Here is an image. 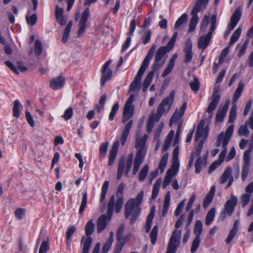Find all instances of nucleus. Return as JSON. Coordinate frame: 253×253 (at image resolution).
Listing matches in <instances>:
<instances>
[{
	"label": "nucleus",
	"mask_w": 253,
	"mask_h": 253,
	"mask_svg": "<svg viewBox=\"0 0 253 253\" xmlns=\"http://www.w3.org/2000/svg\"><path fill=\"white\" fill-rule=\"evenodd\" d=\"M234 128V125H231L226 129L225 133L222 131L218 134L215 146L217 147L222 146L223 150L219 154L218 160L210 166L208 171L209 173L212 172L223 162L227 153V146L233 135Z\"/></svg>",
	"instance_id": "obj_1"
},
{
	"label": "nucleus",
	"mask_w": 253,
	"mask_h": 253,
	"mask_svg": "<svg viewBox=\"0 0 253 253\" xmlns=\"http://www.w3.org/2000/svg\"><path fill=\"white\" fill-rule=\"evenodd\" d=\"M144 196L143 191H141L137 195L135 199H129L125 206V216L128 218L130 216L131 224H133L140 215L141 204Z\"/></svg>",
	"instance_id": "obj_2"
},
{
	"label": "nucleus",
	"mask_w": 253,
	"mask_h": 253,
	"mask_svg": "<svg viewBox=\"0 0 253 253\" xmlns=\"http://www.w3.org/2000/svg\"><path fill=\"white\" fill-rule=\"evenodd\" d=\"M156 45L153 44L149 49L148 53L145 57L138 73L134 77L133 81L130 84L128 91L129 93L131 91H136L137 90L138 91L139 90L140 88V83L142 77L146 68L149 66L150 60L152 59L154 56V54L156 50Z\"/></svg>",
	"instance_id": "obj_3"
},
{
	"label": "nucleus",
	"mask_w": 253,
	"mask_h": 253,
	"mask_svg": "<svg viewBox=\"0 0 253 253\" xmlns=\"http://www.w3.org/2000/svg\"><path fill=\"white\" fill-rule=\"evenodd\" d=\"M156 45L153 44L149 49L148 53L145 57L138 73L134 77L133 81L130 84L128 91L129 93L131 91H136L137 90L138 91L139 90L140 88V83L142 77L146 68L149 66L150 60L152 59L154 56V54L156 50Z\"/></svg>",
	"instance_id": "obj_4"
},
{
	"label": "nucleus",
	"mask_w": 253,
	"mask_h": 253,
	"mask_svg": "<svg viewBox=\"0 0 253 253\" xmlns=\"http://www.w3.org/2000/svg\"><path fill=\"white\" fill-rule=\"evenodd\" d=\"M135 148L137 151L134 159L133 165L132 174L134 175L137 173L141 165L144 162L147 152L146 142L138 137L136 138Z\"/></svg>",
	"instance_id": "obj_5"
},
{
	"label": "nucleus",
	"mask_w": 253,
	"mask_h": 253,
	"mask_svg": "<svg viewBox=\"0 0 253 253\" xmlns=\"http://www.w3.org/2000/svg\"><path fill=\"white\" fill-rule=\"evenodd\" d=\"M114 196L112 195L109 199L108 208L107 214H103L100 216L97 221V232L100 233L107 226L110 222L114 210Z\"/></svg>",
	"instance_id": "obj_6"
},
{
	"label": "nucleus",
	"mask_w": 253,
	"mask_h": 253,
	"mask_svg": "<svg viewBox=\"0 0 253 253\" xmlns=\"http://www.w3.org/2000/svg\"><path fill=\"white\" fill-rule=\"evenodd\" d=\"M216 28V17L213 15L211 17V23L208 33L201 35L198 41V47L204 51L210 44L213 32Z\"/></svg>",
	"instance_id": "obj_7"
},
{
	"label": "nucleus",
	"mask_w": 253,
	"mask_h": 253,
	"mask_svg": "<svg viewBox=\"0 0 253 253\" xmlns=\"http://www.w3.org/2000/svg\"><path fill=\"white\" fill-rule=\"evenodd\" d=\"M175 96V91H170L169 96L165 98L159 105L155 118L158 121L161 116L164 114H167L170 110L173 103Z\"/></svg>",
	"instance_id": "obj_8"
},
{
	"label": "nucleus",
	"mask_w": 253,
	"mask_h": 253,
	"mask_svg": "<svg viewBox=\"0 0 253 253\" xmlns=\"http://www.w3.org/2000/svg\"><path fill=\"white\" fill-rule=\"evenodd\" d=\"M133 159V155L131 153L128 154L126 162L124 157H122L120 159L117 174L118 180L121 178L124 171H125V176H127L132 166Z\"/></svg>",
	"instance_id": "obj_9"
},
{
	"label": "nucleus",
	"mask_w": 253,
	"mask_h": 253,
	"mask_svg": "<svg viewBox=\"0 0 253 253\" xmlns=\"http://www.w3.org/2000/svg\"><path fill=\"white\" fill-rule=\"evenodd\" d=\"M181 231L175 229L169 239L166 253H175L180 243Z\"/></svg>",
	"instance_id": "obj_10"
},
{
	"label": "nucleus",
	"mask_w": 253,
	"mask_h": 253,
	"mask_svg": "<svg viewBox=\"0 0 253 253\" xmlns=\"http://www.w3.org/2000/svg\"><path fill=\"white\" fill-rule=\"evenodd\" d=\"M168 52L169 50H167V48L164 46L158 48L155 56V61L152 66V71L155 72L163 66L165 60H163V58Z\"/></svg>",
	"instance_id": "obj_11"
},
{
	"label": "nucleus",
	"mask_w": 253,
	"mask_h": 253,
	"mask_svg": "<svg viewBox=\"0 0 253 253\" xmlns=\"http://www.w3.org/2000/svg\"><path fill=\"white\" fill-rule=\"evenodd\" d=\"M134 95L131 94L127 99L123 111L122 123H125L128 121L133 116L134 112V106L132 102L134 100Z\"/></svg>",
	"instance_id": "obj_12"
},
{
	"label": "nucleus",
	"mask_w": 253,
	"mask_h": 253,
	"mask_svg": "<svg viewBox=\"0 0 253 253\" xmlns=\"http://www.w3.org/2000/svg\"><path fill=\"white\" fill-rule=\"evenodd\" d=\"M238 199L237 197L231 195V197L226 202L224 210L221 212L220 216L224 218L226 215L231 216L235 210V208L237 205Z\"/></svg>",
	"instance_id": "obj_13"
},
{
	"label": "nucleus",
	"mask_w": 253,
	"mask_h": 253,
	"mask_svg": "<svg viewBox=\"0 0 253 253\" xmlns=\"http://www.w3.org/2000/svg\"><path fill=\"white\" fill-rule=\"evenodd\" d=\"M251 152L252 149H249L244 153V164L242 168L241 173V178L243 181H244L247 178L249 173Z\"/></svg>",
	"instance_id": "obj_14"
},
{
	"label": "nucleus",
	"mask_w": 253,
	"mask_h": 253,
	"mask_svg": "<svg viewBox=\"0 0 253 253\" xmlns=\"http://www.w3.org/2000/svg\"><path fill=\"white\" fill-rule=\"evenodd\" d=\"M169 158L168 153H166L164 155L163 157L161 158L158 169L156 170L152 171L150 174V183L151 184L152 181L155 179L158 174V171L160 170L161 173H162L167 165L168 160Z\"/></svg>",
	"instance_id": "obj_15"
},
{
	"label": "nucleus",
	"mask_w": 253,
	"mask_h": 253,
	"mask_svg": "<svg viewBox=\"0 0 253 253\" xmlns=\"http://www.w3.org/2000/svg\"><path fill=\"white\" fill-rule=\"evenodd\" d=\"M220 96L216 91H214L211 96V100L207 108L206 112L209 114L210 120L212 118L213 111L216 109L220 100Z\"/></svg>",
	"instance_id": "obj_16"
},
{
	"label": "nucleus",
	"mask_w": 253,
	"mask_h": 253,
	"mask_svg": "<svg viewBox=\"0 0 253 253\" xmlns=\"http://www.w3.org/2000/svg\"><path fill=\"white\" fill-rule=\"evenodd\" d=\"M186 107L187 103L185 102L181 106L179 110L176 109L175 111V112L173 114L169 121L170 126H171L173 124H177L178 125L179 123H180L181 125H182L180 119L184 114Z\"/></svg>",
	"instance_id": "obj_17"
},
{
	"label": "nucleus",
	"mask_w": 253,
	"mask_h": 253,
	"mask_svg": "<svg viewBox=\"0 0 253 253\" xmlns=\"http://www.w3.org/2000/svg\"><path fill=\"white\" fill-rule=\"evenodd\" d=\"M204 143V139L202 138L198 142V145L196 148V151L195 152H193L195 153L194 156H196L199 157L195 165L196 173H200L201 170V165L203 163V161L202 160L201 157L199 156L201 154Z\"/></svg>",
	"instance_id": "obj_18"
},
{
	"label": "nucleus",
	"mask_w": 253,
	"mask_h": 253,
	"mask_svg": "<svg viewBox=\"0 0 253 253\" xmlns=\"http://www.w3.org/2000/svg\"><path fill=\"white\" fill-rule=\"evenodd\" d=\"M112 63L111 60L107 61L103 65L102 69V76L101 78V84L103 86L106 82L110 80L112 78V71L109 68V65Z\"/></svg>",
	"instance_id": "obj_19"
},
{
	"label": "nucleus",
	"mask_w": 253,
	"mask_h": 253,
	"mask_svg": "<svg viewBox=\"0 0 253 253\" xmlns=\"http://www.w3.org/2000/svg\"><path fill=\"white\" fill-rule=\"evenodd\" d=\"M248 126L253 129V111L251 114L249 120L246 122L244 125H242L239 127L238 131V135L240 136H248L250 133Z\"/></svg>",
	"instance_id": "obj_20"
},
{
	"label": "nucleus",
	"mask_w": 253,
	"mask_h": 253,
	"mask_svg": "<svg viewBox=\"0 0 253 253\" xmlns=\"http://www.w3.org/2000/svg\"><path fill=\"white\" fill-rule=\"evenodd\" d=\"M90 15L89 7H87L83 12L81 18L79 23V29L78 32V36H80L85 32L86 27V23Z\"/></svg>",
	"instance_id": "obj_21"
},
{
	"label": "nucleus",
	"mask_w": 253,
	"mask_h": 253,
	"mask_svg": "<svg viewBox=\"0 0 253 253\" xmlns=\"http://www.w3.org/2000/svg\"><path fill=\"white\" fill-rule=\"evenodd\" d=\"M229 105V101H227L222 107L220 106L218 108L215 117V120L217 122H222L224 120L228 110Z\"/></svg>",
	"instance_id": "obj_22"
},
{
	"label": "nucleus",
	"mask_w": 253,
	"mask_h": 253,
	"mask_svg": "<svg viewBox=\"0 0 253 253\" xmlns=\"http://www.w3.org/2000/svg\"><path fill=\"white\" fill-rule=\"evenodd\" d=\"M65 79L60 76L52 79L50 81V86L54 90H57L63 87Z\"/></svg>",
	"instance_id": "obj_23"
},
{
	"label": "nucleus",
	"mask_w": 253,
	"mask_h": 253,
	"mask_svg": "<svg viewBox=\"0 0 253 253\" xmlns=\"http://www.w3.org/2000/svg\"><path fill=\"white\" fill-rule=\"evenodd\" d=\"M241 17V10L240 8L236 9L231 18V22L228 27L229 31L232 30L237 25Z\"/></svg>",
	"instance_id": "obj_24"
},
{
	"label": "nucleus",
	"mask_w": 253,
	"mask_h": 253,
	"mask_svg": "<svg viewBox=\"0 0 253 253\" xmlns=\"http://www.w3.org/2000/svg\"><path fill=\"white\" fill-rule=\"evenodd\" d=\"M192 44L190 41L186 42L185 46L184 48V60L185 63H189L192 59L193 53L192 52Z\"/></svg>",
	"instance_id": "obj_25"
},
{
	"label": "nucleus",
	"mask_w": 253,
	"mask_h": 253,
	"mask_svg": "<svg viewBox=\"0 0 253 253\" xmlns=\"http://www.w3.org/2000/svg\"><path fill=\"white\" fill-rule=\"evenodd\" d=\"M178 170V169L176 168L174 169L172 167H171L168 169L166 174L163 184V188L164 189L166 188V187L170 183L172 177L176 174Z\"/></svg>",
	"instance_id": "obj_26"
},
{
	"label": "nucleus",
	"mask_w": 253,
	"mask_h": 253,
	"mask_svg": "<svg viewBox=\"0 0 253 253\" xmlns=\"http://www.w3.org/2000/svg\"><path fill=\"white\" fill-rule=\"evenodd\" d=\"M205 121L201 120L198 126L196 134L195 140L198 141L200 138L205 137L207 134V131L206 128H204Z\"/></svg>",
	"instance_id": "obj_27"
},
{
	"label": "nucleus",
	"mask_w": 253,
	"mask_h": 253,
	"mask_svg": "<svg viewBox=\"0 0 253 253\" xmlns=\"http://www.w3.org/2000/svg\"><path fill=\"white\" fill-rule=\"evenodd\" d=\"M64 10L63 8L59 7L58 5H56L55 15L56 21L58 23H60L61 26H64L66 24L67 20L63 15Z\"/></svg>",
	"instance_id": "obj_28"
},
{
	"label": "nucleus",
	"mask_w": 253,
	"mask_h": 253,
	"mask_svg": "<svg viewBox=\"0 0 253 253\" xmlns=\"http://www.w3.org/2000/svg\"><path fill=\"white\" fill-rule=\"evenodd\" d=\"M119 144V141L118 140L116 141L113 144L112 147L110 150L108 161V165L110 166L113 164L115 160Z\"/></svg>",
	"instance_id": "obj_29"
},
{
	"label": "nucleus",
	"mask_w": 253,
	"mask_h": 253,
	"mask_svg": "<svg viewBox=\"0 0 253 253\" xmlns=\"http://www.w3.org/2000/svg\"><path fill=\"white\" fill-rule=\"evenodd\" d=\"M132 125V121L129 120L126 124L121 136V143L122 145H124L127 139L129 130Z\"/></svg>",
	"instance_id": "obj_30"
},
{
	"label": "nucleus",
	"mask_w": 253,
	"mask_h": 253,
	"mask_svg": "<svg viewBox=\"0 0 253 253\" xmlns=\"http://www.w3.org/2000/svg\"><path fill=\"white\" fill-rule=\"evenodd\" d=\"M209 0H197L191 12L198 14L201 10L205 9Z\"/></svg>",
	"instance_id": "obj_31"
},
{
	"label": "nucleus",
	"mask_w": 253,
	"mask_h": 253,
	"mask_svg": "<svg viewBox=\"0 0 253 253\" xmlns=\"http://www.w3.org/2000/svg\"><path fill=\"white\" fill-rule=\"evenodd\" d=\"M155 207H153L152 208V209H151L150 212L147 217L146 224H145V231L147 233L149 232V231L151 229L152 220H153V219L155 215Z\"/></svg>",
	"instance_id": "obj_32"
},
{
	"label": "nucleus",
	"mask_w": 253,
	"mask_h": 253,
	"mask_svg": "<svg viewBox=\"0 0 253 253\" xmlns=\"http://www.w3.org/2000/svg\"><path fill=\"white\" fill-rule=\"evenodd\" d=\"M114 234L113 231L110 232L109 237L102 247V253H107L111 249L114 241Z\"/></svg>",
	"instance_id": "obj_33"
},
{
	"label": "nucleus",
	"mask_w": 253,
	"mask_h": 253,
	"mask_svg": "<svg viewBox=\"0 0 253 253\" xmlns=\"http://www.w3.org/2000/svg\"><path fill=\"white\" fill-rule=\"evenodd\" d=\"M191 15L192 17L190 19V23H189V28L188 29L189 33H192L194 32L196 27L197 24L198 22L199 18L198 16V14L195 13H193L191 12Z\"/></svg>",
	"instance_id": "obj_34"
},
{
	"label": "nucleus",
	"mask_w": 253,
	"mask_h": 253,
	"mask_svg": "<svg viewBox=\"0 0 253 253\" xmlns=\"http://www.w3.org/2000/svg\"><path fill=\"white\" fill-rule=\"evenodd\" d=\"M188 20V15L186 13H183L176 21L174 25L175 29L181 30L183 26L186 24Z\"/></svg>",
	"instance_id": "obj_35"
},
{
	"label": "nucleus",
	"mask_w": 253,
	"mask_h": 253,
	"mask_svg": "<svg viewBox=\"0 0 253 253\" xmlns=\"http://www.w3.org/2000/svg\"><path fill=\"white\" fill-rule=\"evenodd\" d=\"M174 134V131L173 130H170L167 135L166 139L165 141L164 144L163 146V148L162 149V152L163 153L167 151V150L169 148L171 141L173 139V136Z\"/></svg>",
	"instance_id": "obj_36"
},
{
	"label": "nucleus",
	"mask_w": 253,
	"mask_h": 253,
	"mask_svg": "<svg viewBox=\"0 0 253 253\" xmlns=\"http://www.w3.org/2000/svg\"><path fill=\"white\" fill-rule=\"evenodd\" d=\"M154 72L150 71L147 74V76L145 77V80L143 83L142 85V90L143 92H145L148 87H149V85L150 84L153 76L154 74Z\"/></svg>",
	"instance_id": "obj_37"
},
{
	"label": "nucleus",
	"mask_w": 253,
	"mask_h": 253,
	"mask_svg": "<svg viewBox=\"0 0 253 253\" xmlns=\"http://www.w3.org/2000/svg\"><path fill=\"white\" fill-rule=\"evenodd\" d=\"M178 154H179V148L178 146H176L172 152V163L171 167L174 169H179V162H178Z\"/></svg>",
	"instance_id": "obj_38"
},
{
	"label": "nucleus",
	"mask_w": 253,
	"mask_h": 253,
	"mask_svg": "<svg viewBox=\"0 0 253 253\" xmlns=\"http://www.w3.org/2000/svg\"><path fill=\"white\" fill-rule=\"evenodd\" d=\"M23 108L22 105L18 100H16L13 102V107L12 109V115L14 117L19 118L20 116V110Z\"/></svg>",
	"instance_id": "obj_39"
},
{
	"label": "nucleus",
	"mask_w": 253,
	"mask_h": 253,
	"mask_svg": "<svg viewBox=\"0 0 253 253\" xmlns=\"http://www.w3.org/2000/svg\"><path fill=\"white\" fill-rule=\"evenodd\" d=\"M244 87V84L242 81H241L238 86V87L236 89L233 97V101L235 103L240 98L242 92Z\"/></svg>",
	"instance_id": "obj_40"
},
{
	"label": "nucleus",
	"mask_w": 253,
	"mask_h": 253,
	"mask_svg": "<svg viewBox=\"0 0 253 253\" xmlns=\"http://www.w3.org/2000/svg\"><path fill=\"white\" fill-rule=\"evenodd\" d=\"M232 172V169L231 167H227L223 174H222L220 179V183L223 184L225 183L228 179H230Z\"/></svg>",
	"instance_id": "obj_41"
},
{
	"label": "nucleus",
	"mask_w": 253,
	"mask_h": 253,
	"mask_svg": "<svg viewBox=\"0 0 253 253\" xmlns=\"http://www.w3.org/2000/svg\"><path fill=\"white\" fill-rule=\"evenodd\" d=\"M162 183V180L161 178L158 179L155 182L153 190H152V194L151 196V199L152 200H154L156 197L157 196L159 189Z\"/></svg>",
	"instance_id": "obj_42"
},
{
	"label": "nucleus",
	"mask_w": 253,
	"mask_h": 253,
	"mask_svg": "<svg viewBox=\"0 0 253 253\" xmlns=\"http://www.w3.org/2000/svg\"><path fill=\"white\" fill-rule=\"evenodd\" d=\"M210 17L209 15H205L201 23L200 31L201 33H205L209 25Z\"/></svg>",
	"instance_id": "obj_43"
},
{
	"label": "nucleus",
	"mask_w": 253,
	"mask_h": 253,
	"mask_svg": "<svg viewBox=\"0 0 253 253\" xmlns=\"http://www.w3.org/2000/svg\"><path fill=\"white\" fill-rule=\"evenodd\" d=\"M94 223L92 219L89 220L85 226V234L87 237H90V236L92 234L94 230Z\"/></svg>",
	"instance_id": "obj_44"
},
{
	"label": "nucleus",
	"mask_w": 253,
	"mask_h": 253,
	"mask_svg": "<svg viewBox=\"0 0 253 253\" xmlns=\"http://www.w3.org/2000/svg\"><path fill=\"white\" fill-rule=\"evenodd\" d=\"M149 169L148 165H145L138 174V179L140 181H143L146 177Z\"/></svg>",
	"instance_id": "obj_45"
},
{
	"label": "nucleus",
	"mask_w": 253,
	"mask_h": 253,
	"mask_svg": "<svg viewBox=\"0 0 253 253\" xmlns=\"http://www.w3.org/2000/svg\"><path fill=\"white\" fill-rule=\"evenodd\" d=\"M242 28L241 27H238L235 30V31L233 33L231 37L229 46L233 45L236 42V41L238 40L239 37L240 36Z\"/></svg>",
	"instance_id": "obj_46"
},
{
	"label": "nucleus",
	"mask_w": 253,
	"mask_h": 253,
	"mask_svg": "<svg viewBox=\"0 0 253 253\" xmlns=\"http://www.w3.org/2000/svg\"><path fill=\"white\" fill-rule=\"evenodd\" d=\"M215 213V209L214 208H211L208 212L206 217V224L209 225L211 224L213 221Z\"/></svg>",
	"instance_id": "obj_47"
},
{
	"label": "nucleus",
	"mask_w": 253,
	"mask_h": 253,
	"mask_svg": "<svg viewBox=\"0 0 253 253\" xmlns=\"http://www.w3.org/2000/svg\"><path fill=\"white\" fill-rule=\"evenodd\" d=\"M72 26V21H70L66 26L65 30L64 31L62 41L64 42H66L68 41L69 33L71 31V27Z\"/></svg>",
	"instance_id": "obj_48"
},
{
	"label": "nucleus",
	"mask_w": 253,
	"mask_h": 253,
	"mask_svg": "<svg viewBox=\"0 0 253 253\" xmlns=\"http://www.w3.org/2000/svg\"><path fill=\"white\" fill-rule=\"evenodd\" d=\"M170 203V195L169 193H168L165 198V201L164 202L163 211H162V216L164 217L166 214L168 208Z\"/></svg>",
	"instance_id": "obj_49"
},
{
	"label": "nucleus",
	"mask_w": 253,
	"mask_h": 253,
	"mask_svg": "<svg viewBox=\"0 0 253 253\" xmlns=\"http://www.w3.org/2000/svg\"><path fill=\"white\" fill-rule=\"evenodd\" d=\"M202 232V223L200 220H197L194 226V233L196 237H200Z\"/></svg>",
	"instance_id": "obj_50"
},
{
	"label": "nucleus",
	"mask_w": 253,
	"mask_h": 253,
	"mask_svg": "<svg viewBox=\"0 0 253 253\" xmlns=\"http://www.w3.org/2000/svg\"><path fill=\"white\" fill-rule=\"evenodd\" d=\"M43 50L42 45L40 41L37 40L35 41V47H34V52L35 54L39 56H40Z\"/></svg>",
	"instance_id": "obj_51"
},
{
	"label": "nucleus",
	"mask_w": 253,
	"mask_h": 253,
	"mask_svg": "<svg viewBox=\"0 0 253 253\" xmlns=\"http://www.w3.org/2000/svg\"><path fill=\"white\" fill-rule=\"evenodd\" d=\"M158 227L157 225H155L150 234L151 238V242L152 245H154L157 241L158 235Z\"/></svg>",
	"instance_id": "obj_52"
},
{
	"label": "nucleus",
	"mask_w": 253,
	"mask_h": 253,
	"mask_svg": "<svg viewBox=\"0 0 253 253\" xmlns=\"http://www.w3.org/2000/svg\"><path fill=\"white\" fill-rule=\"evenodd\" d=\"M249 42H250V40L249 39H248L244 43H243V44L242 45H241L240 44H239L238 45V48H240V51H239V54H238V56L239 57H241V56H242L247 48V47H248V44L249 43Z\"/></svg>",
	"instance_id": "obj_53"
},
{
	"label": "nucleus",
	"mask_w": 253,
	"mask_h": 253,
	"mask_svg": "<svg viewBox=\"0 0 253 253\" xmlns=\"http://www.w3.org/2000/svg\"><path fill=\"white\" fill-rule=\"evenodd\" d=\"M123 204V197L117 198L115 205V204H114V207L115 206V211L116 213H119L121 211Z\"/></svg>",
	"instance_id": "obj_54"
},
{
	"label": "nucleus",
	"mask_w": 253,
	"mask_h": 253,
	"mask_svg": "<svg viewBox=\"0 0 253 253\" xmlns=\"http://www.w3.org/2000/svg\"><path fill=\"white\" fill-rule=\"evenodd\" d=\"M38 17L36 13L33 14L31 16H27L26 20L27 24L31 26L35 25L37 21Z\"/></svg>",
	"instance_id": "obj_55"
},
{
	"label": "nucleus",
	"mask_w": 253,
	"mask_h": 253,
	"mask_svg": "<svg viewBox=\"0 0 253 253\" xmlns=\"http://www.w3.org/2000/svg\"><path fill=\"white\" fill-rule=\"evenodd\" d=\"M87 193L85 192L83 194L81 204L79 209V212L82 213L84 210L86 204H87Z\"/></svg>",
	"instance_id": "obj_56"
},
{
	"label": "nucleus",
	"mask_w": 253,
	"mask_h": 253,
	"mask_svg": "<svg viewBox=\"0 0 253 253\" xmlns=\"http://www.w3.org/2000/svg\"><path fill=\"white\" fill-rule=\"evenodd\" d=\"M92 242V238L91 237H87L86 239L83 247V251L82 253H88L89 249L90 247Z\"/></svg>",
	"instance_id": "obj_57"
},
{
	"label": "nucleus",
	"mask_w": 253,
	"mask_h": 253,
	"mask_svg": "<svg viewBox=\"0 0 253 253\" xmlns=\"http://www.w3.org/2000/svg\"><path fill=\"white\" fill-rule=\"evenodd\" d=\"M236 110L237 108L236 107V105H234L230 109V113H229V118L228 122L230 123H232L234 122L236 118Z\"/></svg>",
	"instance_id": "obj_58"
},
{
	"label": "nucleus",
	"mask_w": 253,
	"mask_h": 253,
	"mask_svg": "<svg viewBox=\"0 0 253 253\" xmlns=\"http://www.w3.org/2000/svg\"><path fill=\"white\" fill-rule=\"evenodd\" d=\"M200 243V237H196L193 240L191 248V253H194L198 248Z\"/></svg>",
	"instance_id": "obj_59"
},
{
	"label": "nucleus",
	"mask_w": 253,
	"mask_h": 253,
	"mask_svg": "<svg viewBox=\"0 0 253 253\" xmlns=\"http://www.w3.org/2000/svg\"><path fill=\"white\" fill-rule=\"evenodd\" d=\"M76 231V228L74 226H71L69 229L68 230L67 233H66V238H67V244L68 246L70 243V241L71 240L72 236L73 235V234L75 233Z\"/></svg>",
	"instance_id": "obj_60"
},
{
	"label": "nucleus",
	"mask_w": 253,
	"mask_h": 253,
	"mask_svg": "<svg viewBox=\"0 0 253 253\" xmlns=\"http://www.w3.org/2000/svg\"><path fill=\"white\" fill-rule=\"evenodd\" d=\"M200 83L197 78L194 77L193 81L190 83V86L192 90L194 91L197 92L199 89Z\"/></svg>",
	"instance_id": "obj_61"
},
{
	"label": "nucleus",
	"mask_w": 253,
	"mask_h": 253,
	"mask_svg": "<svg viewBox=\"0 0 253 253\" xmlns=\"http://www.w3.org/2000/svg\"><path fill=\"white\" fill-rule=\"evenodd\" d=\"M73 115V109L72 108L69 107L65 110L64 114L62 116V117L64 118L65 120L67 121L72 117Z\"/></svg>",
	"instance_id": "obj_62"
},
{
	"label": "nucleus",
	"mask_w": 253,
	"mask_h": 253,
	"mask_svg": "<svg viewBox=\"0 0 253 253\" xmlns=\"http://www.w3.org/2000/svg\"><path fill=\"white\" fill-rule=\"evenodd\" d=\"M26 210L23 208H18L15 211V216L17 219L20 220L25 215Z\"/></svg>",
	"instance_id": "obj_63"
},
{
	"label": "nucleus",
	"mask_w": 253,
	"mask_h": 253,
	"mask_svg": "<svg viewBox=\"0 0 253 253\" xmlns=\"http://www.w3.org/2000/svg\"><path fill=\"white\" fill-rule=\"evenodd\" d=\"M49 250V244L47 241H44L42 242L39 253H46Z\"/></svg>",
	"instance_id": "obj_64"
}]
</instances>
